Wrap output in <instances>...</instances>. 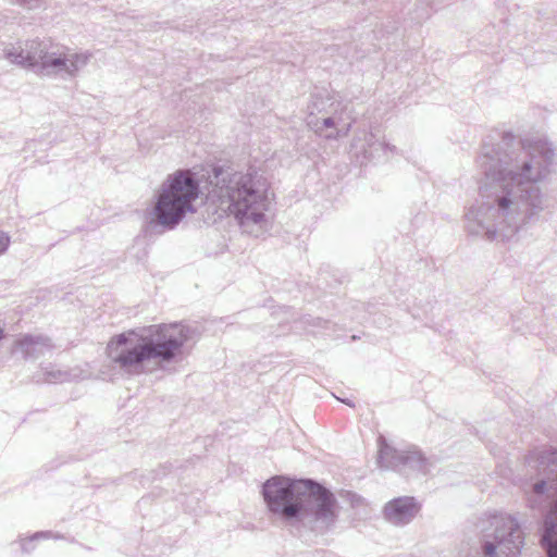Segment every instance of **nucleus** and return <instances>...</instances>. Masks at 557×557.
<instances>
[{
    "instance_id": "f257e3e1",
    "label": "nucleus",
    "mask_w": 557,
    "mask_h": 557,
    "mask_svg": "<svg viewBox=\"0 0 557 557\" xmlns=\"http://www.w3.org/2000/svg\"><path fill=\"white\" fill-rule=\"evenodd\" d=\"M554 158L555 147L544 138L528 143L511 132H504L498 141L487 136L476 158L483 201L465 215L469 234L505 240L537 222L547 202L540 183Z\"/></svg>"
},
{
    "instance_id": "f03ea898",
    "label": "nucleus",
    "mask_w": 557,
    "mask_h": 557,
    "mask_svg": "<svg viewBox=\"0 0 557 557\" xmlns=\"http://www.w3.org/2000/svg\"><path fill=\"white\" fill-rule=\"evenodd\" d=\"M271 513L284 522H296L324 534L337 521L338 504L334 494L312 480L273 476L262 486Z\"/></svg>"
},
{
    "instance_id": "7ed1b4c3",
    "label": "nucleus",
    "mask_w": 557,
    "mask_h": 557,
    "mask_svg": "<svg viewBox=\"0 0 557 557\" xmlns=\"http://www.w3.org/2000/svg\"><path fill=\"white\" fill-rule=\"evenodd\" d=\"M190 337V327L182 323L149 325L113 337L107 354L120 370L137 375L151 362H171Z\"/></svg>"
},
{
    "instance_id": "20e7f679",
    "label": "nucleus",
    "mask_w": 557,
    "mask_h": 557,
    "mask_svg": "<svg viewBox=\"0 0 557 557\" xmlns=\"http://www.w3.org/2000/svg\"><path fill=\"white\" fill-rule=\"evenodd\" d=\"M209 178L212 188L208 200L221 214L234 215L243 227L264 220L269 182L257 169L236 171L232 166L214 165Z\"/></svg>"
},
{
    "instance_id": "39448f33",
    "label": "nucleus",
    "mask_w": 557,
    "mask_h": 557,
    "mask_svg": "<svg viewBox=\"0 0 557 557\" xmlns=\"http://www.w3.org/2000/svg\"><path fill=\"white\" fill-rule=\"evenodd\" d=\"M197 174L177 170L162 183L156 202L147 213L146 232L162 234L175 228L187 213L196 212L195 201L201 195Z\"/></svg>"
},
{
    "instance_id": "423d86ee",
    "label": "nucleus",
    "mask_w": 557,
    "mask_h": 557,
    "mask_svg": "<svg viewBox=\"0 0 557 557\" xmlns=\"http://www.w3.org/2000/svg\"><path fill=\"white\" fill-rule=\"evenodd\" d=\"M3 55L9 62L32 69L40 76L65 74L70 77L76 76L92 57L89 52L66 53L65 48L48 38L10 45L4 48Z\"/></svg>"
},
{
    "instance_id": "0eeeda50",
    "label": "nucleus",
    "mask_w": 557,
    "mask_h": 557,
    "mask_svg": "<svg viewBox=\"0 0 557 557\" xmlns=\"http://www.w3.org/2000/svg\"><path fill=\"white\" fill-rule=\"evenodd\" d=\"M528 465L536 468L539 480L528 497L531 508L541 509L544 500L553 497L541 528V545L547 557H557V450L531 451Z\"/></svg>"
},
{
    "instance_id": "6e6552de",
    "label": "nucleus",
    "mask_w": 557,
    "mask_h": 557,
    "mask_svg": "<svg viewBox=\"0 0 557 557\" xmlns=\"http://www.w3.org/2000/svg\"><path fill=\"white\" fill-rule=\"evenodd\" d=\"M523 540L515 517L494 516L482 522L478 540L462 543L459 557H517Z\"/></svg>"
},
{
    "instance_id": "1a4fd4ad",
    "label": "nucleus",
    "mask_w": 557,
    "mask_h": 557,
    "mask_svg": "<svg viewBox=\"0 0 557 557\" xmlns=\"http://www.w3.org/2000/svg\"><path fill=\"white\" fill-rule=\"evenodd\" d=\"M377 445L376 463L380 468L395 470L406 475L410 472L425 473L428 471V459L418 448L411 447L407 450H398L391 446L383 435L379 436Z\"/></svg>"
},
{
    "instance_id": "9d476101",
    "label": "nucleus",
    "mask_w": 557,
    "mask_h": 557,
    "mask_svg": "<svg viewBox=\"0 0 557 557\" xmlns=\"http://www.w3.org/2000/svg\"><path fill=\"white\" fill-rule=\"evenodd\" d=\"M420 506L413 497H397L384 507L385 519L394 525L409 523L419 512Z\"/></svg>"
},
{
    "instance_id": "9b49d317",
    "label": "nucleus",
    "mask_w": 557,
    "mask_h": 557,
    "mask_svg": "<svg viewBox=\"0 0 557 557\" xmlns=\"http://www.w3.org/2000/svg\"><path fill=\"white\" fill-rule=\"evenodd\" d=\"M15 351H20L24 359H38L46 351L53 349L51 339L45 335H22L14 345Z\"/></svg>"
},
{
    "instance_id": "f8f14e48",
    "label": "nucleus",
    "mask_w": 557,
    "mask_h": 557,
    "mask_svg": "<svg viewBox=\"0 0 557 557\" xmlns=\"http://www.w3.org/2000/svg\"><path fill=\"white\" fill-rule=\"evenodd\" d=\"M362 145V150L364 157L369 160H381L382 158L387 159L388 154H394L396 152V147L386 143L385 140H381L373 133H368L364 135Z\"/></svg>"
},
{
    "instance_id": "ddd939ff",
    "label": "nucleus",
    "mask_w": 557,
    "mask_h": 557,
    "mask_svg": "<svg viewBox=\"0 0 557 557\" xmlns=\"http://www.w3.org/2000/svg\"><path fill=\"white\" fill-rule=\"evenodd\" d=\"M342 114H337L336 112L333 115H327L321 117V122H319V119L317 121H313V119H310L308 124H313L315 126V132H322L324 128L334 129L330 134H326L325 137L327 139H336L341 136H346L350 129L351 124L350 123H344L342 124Z\"/></svg>"
},
{
    "instance_id": "4468645a",
    "label": "nucleus",
    "mask_w": 557,
    "mask_h": 557,
    "mask_svg": "<svg viewBox=\"0 0 557 557\" xmlns=\"http://www.w3.org/2000/svg\"><path fill=\"white\" fill-rule=\"evenodd\" d=\"M334 102L330 97H323L320 94L312 95L311 102L308 104L309 117L313 119L315 114L327 113V107H332Z\"/></svg>"
},
{
    "instance_id": "2eb2a0df",
    "label": "nucleus",
    "mask_w": 557,
    "mask_h": 557,
    "mask_svg": "<svg viewBox=\"0 0 557 557\" xmlns=\"http://www.w3.org/2000/svg\"><path fill=\"white\" fill-rule=\"evenodd\" d=\"M44 374L47 383H62L71 379V373L69 371L55 369L53 367L46 369Z\"/></svg>"
},
{
    "instance_id": "dca6fc26",
    "label": "nucleus",
    "mask_w": 557,
    "mask_h": 557,
    "mask_svg": "<svg viewBox=\"0 0 557 557\" xmlns=\"http://www.w3.org/2000/svg\"><path fill=\"white\" fill-rule=\"evenodd\" d=\"M11 2L20 4L29 10L37 9L41 5V0H11Z\"/></svg>"
},
{
    "instance_id": "f3484780",
    "label": "nucleus",
    "mask_w": 557,
    "mask_h": 557,
    "mask_svg": "<svg viewBox=\"0 0 557 557\" xmlns=\"http://www.w3.org/2000/svg\"><path fill=\"white\" fill-rule=\"evenodd\" d=\"M10 245V236L0 231V256H2L9 248Z\"/></svg>"
},
{
    "instance_id": "a211bd4d",
    "label": "nucleus",
    "mask_w": 557,
    "mask_h": 557,
    "mask_svg": "<svg viewBox=\"0 0 557 557\" xmlns=\"http://www.w3.org/2000/svg\"><path fill=\"white\" fill-rule=\"evenodd\" d=\"M308 323L312 326L326 327L329 324V321L323 320L321 318H311L310 320H308Z\"/></svg>"
},
{
    "instance_id": "6ab92c4d",
    "label": "nucleus",
    "mask_w": 557,
    "mask_h": 557,
    "mask_svg": "<svg viewBox=\"0 0 557 557\" xmlns=\"http://www.w3.org/2000/svg\"><path fill=\"white\" fill-rule=\"evenodd\" d=\"M44 536H46V533H44V532H39V533H36V534L34 535V539L44 537Z\"/></svg>"
},
{
    "instance_id": "aec40b11",
    "label": "nucleus",
    "mask_w": 557,
    "mask_h": 557,
    "mask_svg": "<svg viewBox=\"0 0 557 557\" xmlns=\"http://www.w3.org/2000/svg\"><path fill=\"white\" fill-rule=\"evenodd\" d=\"M4 336V329L2 326H0V341L3 338Z\"/></svg>"
},
{
    "instance_id": "412c9836",
    "label": "nucleus",
    "mask_w": 557,
    "mask_h": 557,
    "mask_svg": "<svg viewBox=\"0 0 557 557\" xmlns=\"http://www.w3.org/2000/svg\"><path fill=\"white\" fill-rule=\"evenodd\" d=\"M342 401H343L344 404H346V405L350 406V407H352V406H354L349 400H344V399H343Z\"/></svg>"
},
{
    "instance_id": "4be33fe9",
    "label": "nucleus",
    "mask_w": 557,
    "mask_h": 557,
    "mask_svg": "<svg viewBox=\"0 0 557 557\" xmlns=\"http://www.w3.org/2000/svg\"><path fill=\"white\" fill-rule=\"evenodd\" d=\"M22 548H23V550L28 552V549H27L25 544L22 545Z\"/></svg>"
}]
</instances>
